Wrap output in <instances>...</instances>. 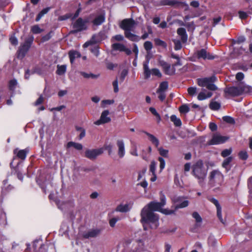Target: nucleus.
<instances>
[{"instance_id": "obj_1", "label": "nucleus", "mask_w": 252, "mask_h": 252, "mask_svg": "<svg viewBox=\"0 0 252 252\" xmlns=\"http://www.w3.org/2000/svg\"><path fill=\"white\" fill-rule=\"evenodd\" d=\"M160 202L152 201L144 207L141 212V222L145 230H147V225H149L151 228L156 229L158 225V216L154 211H160L162 207L166 204L165 196L161 193Z\"/></svg>"}, {"instance_id": "obj_2", "label": "nucleus", "mask_w": 252, "mask_h": 252, "mask_svg": "<svg viewBox=\"0 0 252 252\" xmlns=\"http://www.w3.org/2000/svg\"><path fill=\"white\" fill-rule=\"evenodd\" d=\"M136 22L132 19H125L119 24L121 29L125 31V36L130 41L138 42L140 40V37L135 34L132 33Z\"/></svg>"}, {"instance_id": "obj_3", "label": "nucleus", "mask_w": 252, "mask_h": 252, "mask_svg": "<svg viewBox=\"0 0 252 252\" xmlns=\"http://www.w3.org/2000/svg\"><path fill=\"white\" fill-rule=\"evenodd\" d=\"M192 174L197 179L198 183L202 188L205 185V180L207 174V169H206L203 164L202 160L197 161L192 166Z\"/></svg>"}, {"instance_id": "obj_4", "label": "nucleus", "mask_w": 252, "mask_h": 252, "mask_svg": "<svg viewBox=\"0 0 252 252\" xmlns=\"http://www.w3.org/2000/svg\"><path fill=\"white\" fill-rule=\"evenodd\" d=\"M225 93L232 96H237L244 94H252V87L240 83L237 87L233 86L226 88Z\"/></svg>"}, {"instance_id": "obj_5", "label": "nucleus", "mask_w": 252, "mask_h": 252, "mask_svg": "<svg viewBox=\"0 0 252 252\" xmlns=\"http://www.w3.org/2000/svg\"><path fill=\"white\" fill-rule=\"evenodd\" d=\"M217 78L215 76H212L209 77L198 78L197 83L198 86L201 87H205L210 91H216L217 90V86L214 84L216 81Z\"/></svg>"}, {"instance_id": "obj_6", "label": "nucleus", "mask_w": 252, "mask_h": 252, "mask_svg": "<svg viewBox=\"0 0 252 252\" xmlns=\"http://www.w3.org/2000/svg\"><path fill=\"white\" fill-rule=\"evenodd\" d=\"M223 181V175L218 170L212 171L209 176V184L211 187L220 185Z\"/></svg>"}, {"instance_id": "obj_7", "label": "nucleus", "mask_w": 252, "mask_h": 252, "mask_svg": "<svg viewBox=\"0 0 252 252\" xmlns=\"http://www.w3.org/2000/svg\"><path fill=\"white\" fill-rule=\"evenodd\" d=\"M33 40V37L28 38L26 39L24 43L20 45L18 51L17 56L18 58L23 59L25 56L26 53L31 47Z\"/></svg>"}, {"instance_id": "obj_8", "label": "nucleus", "mask_w": 252, "mask_h": 252, "mask_svg": "<svg viewBox=\"0 0 252 252\" xmlns=\"http://www.w3.org/2000/svg\"><path fill=\"white\" fill-rule=\"evenodd\" d=\"M149 60H147L143 63V69L145 79H149L150 77L151 74L158 77H161L162 76V74L159 70L158 68H153L151 70L149 67Z\"/></svg>"}, {"instance_id": "obj_9", "label": "nucleus", "mask_w": 252, "mask_h": 252, "mask_svg": "<svg viewBox=\"0 0 252 252\" xmlns=\"http://www.w3.org/2000/svg\"><path fill=\"white\" fill-rule=\"evenodd\" d=\"M89 20L88 19L83 20L81 18H79L73 24V28L74 29L72 31L73 33H77L86 30L87 29V23Z\"/></svg>"}, {"instance_id": "obj_10", "label": "nucleus", "mask_w": 252, "mask_h": 252, "mask_svg": "<svg viewBox=\"0 0 252 252\" xmlns=\"http://www.w3.org/2000/svg\"><path fill=\"white\" fill-rule=\"evenodd\" d=\"M194 55L198 59H203L204 60H211L215 59V56L208 52L205 49L197 50L194 53Z\"/></svg>"}, {"instance_id": "obj_11", "label": "nucleus", "mask_w": 252, "mask_h": 252, "mask_svg": "<svg viewBox=\"0 0 252 252\" xmlns=\"http://www.w3.org/2000/svg\"><path fill=\"white\" fill-rule=\"evenodd\" d=\"M103 153V149L102 148L88 149L85 152V157L91 160H94Z\"/></svg>"}, {"instance_id": "obj_12", "label": "nucleus", "mask_w": 252, "mask_h": 252, "mask_svg": "<svg viewBox=\"0 0 252 252\" xmlns=\"http://www.w3.org/2000/svg\"><path fill=\"white\" fill-rule=\"evenodd\" d=\"M101 230L102 229L100 228H94L90 229L88 231L83 232L82 234V237L85 239L95 238L100 235L101 232Z\"/></svg>"}, {"instance_id": "obj_13", "label": "nucleus", "mask_w": 252, "mask_h": 252, "mask_svg": "<svg viewBox=\"0 0 252 252\" xmlns=\"http://www.w3.org/2000/svg\"><path fill=\"white\" fill-rule=\"evenodd\" d=\"M227 138L225 136H222L218 134H214L212 138L209 142L210 145H217L224 143Z\"/></svg>"}, {"instance_id": "obj_14", "label": "nucleus", "mask_w": 252, "mask_h": 252, "mask_svg": "<svg viewBox=\"0 0 252 252\" xmlns=\"http://www.w3.org/2000/svg\"><path fill=\"white\" fill-rule=\"evenodd\" d=\"M116 145L118 147V156L120 158H123L126 154V149L124 141L123 139L117 140Z\"/></svg>"}, {"instance_id": "obj_15", "label": "nucleus", "mask_w": 252, "mask_h": 252, "mask_svg": "<svg viewBox=\"0 0 252 252\" xmlns=\"http://www.w3.org/2000/svg\"><path fill=\"white\" fill-rule=\"evenodd\" d=\"M109 114V112L108 110L103 111L101 114L100 119L95 121L94 124L98 126L109 122L111 121V119L108 117Z\"/></svg>"}, {"instance_id": "obj_16", "label": "nucleus", "mask_w": 252, "mask_h": 252, "mask_svg": "<svg viewBox=\"0 0 252 252\" xmlns=\"http://www.w3.org/2000/svg\"><path fill=\"white\" fill-rule=\"evenodd\" d=\"M38 246H39V247L36 252H47L46 246L43 244L40 240H35L33 242L32 247L34 250H36Z\"/></svg>"}, {"instance_id": "obj_17", "label": "nucleus", "mask_w": 252, "mask_h": 252, "mask_svg": "<svg viewBox=\"0 0 252 252\" xmlns=\"http://www.w3.org/2000/svg\"><path fill=\"white\" fill-rule=\"evenodd\" d=\"M29 151V150L28 149L19 150L17 148L14 150L13 153L18 158L24 160L26 158Z\"/></svg>"}, {"instance_id": "obj_18", "label": "nucleus", "mask_w": 252, "mask_h": 252, "mask_svg": "<svg viewBox=\"0 0 252 252\" xmlns=\"http://www.w3.org/2000/svg\"><path fill=\"white\" fill-rule=\"evenodd\" d=\"M105 20V13H101L97 15L92 21V23L94 26H98L104 22Z\"/></svg>"}, {"instance_id": "obj_19", "label": "nucleus", "mask_w": 252, "mask_h": 252, "mask_svg": "<svg viewBox=\"0 0 252 252\" xmlns=\"http://www.w3.org/2000/svg\"><path fill=\"white\" fill-rule=\"evenodd\" d=\"M183 2L176 0H161L160 1V5H168L171 6H178L182 4Z\"/></svg>"}, {"instance_id": "obj_20", "label": "nucleus", "mask_w": 252, "mask_h": 252, "mask_svg": "<svg viewBox=\"0 0 252 252\" xmlns=\"http://www.w3.org/2000/svg\"><path fill=\"white\" fill-rule=\"evenodd\" d=\"M178 34L180 36L183 43H186L188 40V34L185 28H180L177 31Z\"/></svg>"}, {"instance_id": "obj_21", "label": "nucleus", "mask_w": 252, "mask_h": 252, "mask_svg": "<svg viewBox=\"0 0 252 252\" xmlns=\"http://www.w3.org/2000/svg\"><path fill=\"white\" fill-rule=\"evenodd\" d=\"M68 55L71 64L74 63L75 59L79 58L81 56V54L79 52L74 50L70 51L68 53Z\"/></svg>"}, {"instance_id": "obj_22", "label": "nucleus", "mask_w": 252, "mask_h": 252, "mask_svg": "<svg viewBox=\"0 0 252 252\" xmlns=\"http://www.w3.org/2000/svg\"><path fill=\"white\" fill-rule=\"evenodd\" d=\"M213 93L210 92L205 93L204 91L201 92L197 96L199 100H203L212 96Z\"/></svg>"}, {"instance_id": "obj_23", "label": "nucleus", "mask_w": 252, "mask_h": 252, "mask_svg": "<svg viewBox=\"0 0 252 252\" xmlns=\"http://www.w3.org/2000/svg\"><path fill=\"white\" fill-rule=\"evenodd\" d=\"M72 147H74L77 150H81L83 149V145L80 143H75L72 141L68 142L66 145V147L69 148Z\"/></svg>"}, {"instance_id": "obj_24", "label": "nucleus", "mask_w": 252, "mask_h": 252, "mask_svg": "<svg viewBox=\"0 0 252 252\" xmlns=\"http://www.w3.org/2000/svg\"><path fill=\"white\" fill-rule=\"evenodd\" d=\"M232 160L233 158L232 157H229L223 160L222 163V166L223 168H225L227 171H228L230 169V166L229 164Z\"/></svg>"}, {"instance_id": "obj_25", "label": "nucleus", "mask_w": 252, "mask_h": 252, "mask_svg": "<svg viewBox=\"0 0 252 252\" xmlns=\"http://www.w3.org/2000/svg\"><path fill=\"white\" fill-rule=\"evenodd\" d=\"M79 73L81 75H82L86 79H96L99 76V74L96 75L93 74L92 73H87L83 71H80Z\"/></svg>"}, {"instance_id": "obj_26", "label": "nucleus", "mask_w": 252, "mask_h": 252, "mask_svg": "<svg viewBox=\"0 0 252 252\" xmlns=\"http://www.w3.org/2000/svg\"><path fill=\"white\" fill-rule=\"evenodd\" d=\"M125 45L122 43H116L112 45V48L115 51L123 52L125 50Z\"/></svg>"}, {"instance_id": "obj_27", "label": "nucleus", "mask_w": 252, "mask_h": 252, "mask_svg": "<svg viewBox=\"0 0 252 252\" xmlns=\"http://www.w3.org/2000/svg\"><path fill=\"white\" fill-rule=\"evenodd\" d=\"M57 69L56 70V73L59 75H63L66 71V65H58Z\"/></svg>"}, {"instance_id": "obj_28", "label": "nucleus", "mask_w": 252, "mask_h": 252, "mask_svg": "<svg viewBox=\"0 0 252 252\" xmlns=\"http://www.w3.org/2000/svg\"><path fill=\"white\" fill-rule=\"evenodd\" d=\"M146 135L149 137L150 140L151 142L154 144L156 147H158L159 145V141L154 135H152L149 133L145 132Z\"/></svg>"}, {"instance_id": "obj_29", "label": "nucleus", "mask_w": 252, "mask_h": 252, "mask_svg": "<svg viewBox=\"0 0 252 252\" xmlns=\"http://www.w3.org/2000/svg\"><path fill=\"white\" fill-rule=\"evenodd\" d=\"M50 9V7H46L43 9L37 15L36 17L35 21L36 22L39 21L40 19L46 13H47Z\"/></svg>"}, {"instance_id": "obj_30", "label": "nucleus", "mask_w": 252, "mask_h": 252, "mask_svg": "<svg viewBox=\"0 0 252 252\" xmlns=\"http://www.w3.org/2000/svg\"><path fill=\"white\" fill-rule=\"evenodd\" d=\"M171 121L173 122L174 125L176 126H180L182 125L181 120L177 118L175 115H172L170 117Z\"/></svg>"}, {"instance_id": "obj_31", "label": "nucleus", "mask_w": 252, "mask_h": 252, "mask_svg": "<svg viewBox=\"0 0 252 252\" xmlns=\"http://www.w3.org/2000/svg\"><path fill=\"white\" fill-rule=\"evenodd\" d=\"M6 223V217L5 213L0 208V225H4Z\"/></svg>"}, {"instance_id": "obj_32", "label": "nucleus", "mask_w": 252, "mask_h": 252, "mask_svg": "<svg viewBox=\"0 0 252 252\" xmlns=\"http://www.w3.org/2000/svg\"><path fill=\"white\" fill-rule=\"evenodd\" d=\"M138 248L135 249V251L133 252H141L145 251V246L143 242L139 240L137 241Z\"/></svg>"}, {"instance_id": "obj_33", "label": "nucleus", "mask_w": 252, "mask_h": 252, "mask_svg": "<svg viewBox=\"0 0 252 252\" xmlns=\"http://www.w3.org/2000/svg\"><path fill=\"white\" fill-rule=\"evenodd\" d=\"M131 149L130 150V154L133 156L137 157L138 156V154L137 153V145L136 144L133 142H131Z\"/></svg>"}, {"instance_id": "obj_34", "label": "nucleus", "mask_w": 252, "mask_h": 252, "mask_svg": "<svg viewBox=\"0 0 252 252\" xmlns=\"http://www.w3.org/2000/svg\"><path fill=\"white\" fill-rule=\"evenodd\" d=\"M210 108L212 110H218L220 107V103L214 101H212L209 105Z\"/></svg>"}, {"instance_id": "obj_35", "label": "nucleus", "mask_w": 252, "mask_h": 252, "mask_svg": "<svg viewBox=\"0 0 252 252\" xmlns=\"http://www.w3.org/2000/svg\"><path fill=\"white\" fill-rule=\"evenodd\" d=\"M129 208L128 204L120 205L116 209V211L120 212H126L128 211Z\"/></svg>"}, {"instance_id": "obj_36", "label": "nucleus", "mask_w": 252, "mask_h": 252, "mask_svg": "<svg viewBox=\"0 0 252 252\" xmlns=\"http://www.w3.org/2000/svg\"><path fill=\"white\" fill-rule=\"evenodd\" d=\"M168 83L166 81L161 82L157 92H164L168 88Z\"/></svg>"}, {"instance_id": "obj_37", "label": "nucleus", "mask_w": 252, "mask_h": 252, "mask_svg": "<svg viewBox=\"0 0 252 252\" xmlns=\"http://www.w3.org/2000/svg\"><path fill=\"white\" fill-rule=\"evenodd\" d=\"M43 31V29H41L38 25H35L32 27L31 32L33 34H38L42 32Z\"/></svg>"}, {"instance_id": "obj_38", "label": "nucleus", "mask_w": 252, "mask_h": 252, "mask_svg": "<svg viewBox=\"0 0 252 252\" xmlns=\"http://www.w3.org/2000/svg\"><path fill=\"white\" fill-rule=\"evenodd\" d=\"M175 70L176 69L174 67V66H172L171 67L170 65L169 64L167 68L164 70V71L166 74L172 75L175 74Z\"/></svg>"}, {"instance_id": "obj_39", "label": "nucleus", "mask_w": 252, "mask_h": 252, "mask_svg": "<svg viewBox=\"0 0 252 252\" xmlns=\"http://www.w3.org/2000/svg\"><path fill=\"white\" fill-rule=\"evenodd\" d=\"M96 42V41L95 40V36L93 35L90 40L86 42L84 44L83 47L87 48L88 46H89L90 45H92L95 44Z\"/></svg>"}, {"instance_id": "obj_40", "label": "nucleus", "mask_w": 252, "mask_h": 252, "mask_svg": "<svg viewBox=\"0 0 252 252\" xmlns=\"http://www.w3.org/2000/svg\"><path fill=\"white\" fill-rule=\"evenodd\" d=\"M189 205V201L188 200H183L180 204H177L175 206V210L179 208H183L187 207Z\"/></svg>"}, {"instance_id": "obj_41", "label": "nucleus", "mask_w": 252, "mask_h": 252, "mask_svg": "<svg viewBox=\"0 0 252 252\" xmlns=\"http://www.w3.org/2000/svg\"><path fill=\"white\" fill-rule=\"evenodd\" d=\"M184 199V198L182 196H173L171 197L172 201L174 203H177V204H180Z\"/></svg>"}, {"instance_id": "obj_42", "label": "nucleus", "mask_w": 252, "mask_h": 252, "mask_svg": "<svg viewBox=\"0 0 252 252\" xmlns=\"http://www.w3.org/2000/svg\"><path fill=\"white\" fill-rule=\"evenodd\" d=\"M192 217L195 220L196 223H201L202 219L197 212H194L192 214Z\"/></svg>"}, {"instance_id": "obj_43", "label": "nucleus", "mask_w": 252, "mask_h": 252, "mask_svg": "<svg viewBox=\"0 0 252 252\" xmlns=\"http://www.w3.org/2000/svg\"><path fill=\"white\" fill-rule=\"evenodd\" d=\"M149 110L154 116L156 117L158 122H159L161 120V118L159 114L157 112L156 109L154 107H150L149 108Z\"/></svg>"}, {"instance_id": "obj_44", "label": "nucleus", "mask_w": 252, "mask_h": 252, "mask_svg": "<svg viewBox=\"0 0 252 252\" xmlns=\"http://www.w3.org/2000/svg\"><path fill=\"white\" fill-rule=\"evenodd\" d=\"M156 168L157 163L154 160L152 161L150 165V171L152 174H156Z\"/></svg>"}, {"instance_id": "obj_45", "label": "nucleus", "mask_w": 252, "mask_h": 252, "mask_svg": "<svg viewBox=\"0 0 252 252\" xmlns=\"http://www.w3.org/2000/svg\"><path fill=\"white\" fill-rule=\"evenodd\" d=\"M189 108L186 104L182 105L179 108V111L181 113L186 114V113H188L189 112Z\"/></svg>"}, {"instance_id": "obj_46", "label": "nucleus", "mask_w": 252, "mask_h": 252, "mask_svg": "<svg viewBox=\"0 0 252 252\" xmlns=\"http://www.w3.org/2000/svg\"><path fill=\"white\" fill-rule=\"evenodd\" d=\"M173 41L174 43V49L175 50H179L182 48V45L179 40L174 39Z\"/></svg>"}, {"instance_id": "obj_47", "label": "nucleus", "mask_w": 252, "mask_h": 252, "mask_svg": "<svg viewBox=\"0 0 252 252\" xmlns=\"http://www.w3.org/2000/svg\"><path fill=\"white\" fill-rule=\"evenodd\" d=\"M144 47L148 52L153 48V44L151 41H147L144 43Z\"/></svg>"}, {"instance_id": "obj_48", "label": "nucleus", "mask_w": 252, "mask_h": 252, "mask_svg": "<svg viewBox=\"0 0 252 252\" xmlns=\"http://www.w3.org/2000/svg\"><path fill=\"white\" fill-rule=\"evenodd\" d=\"M232 151V150L231 148H229L228 149H225L221 152V156L223 158L227 157L231 154Z\"/></svg>"}, {"instance_id": "obj_49", "label": "nucleus", "mask_w": 252, "mask_h": 252, "mask_svg": "<svg viewBox=\"0 0 252 252\" xmlns=\"http://www.w3.org/2000/svg\"><path fill=\"white\" fill-rule=\"evenodd\" d=\"M154 41L155 44L158 46H160L163 47H166V43L160 40L159 38H155L154 39Z\"/></svg>"}, {"instance_id": "obj_50", "label": "nucleus", "mask_w": 252, "mask_h": 252, "mask_svg": "<svg viewBox=\"0 0 252 252\" xmlns=\"http://www.w3.org/2000/svg\"><path fill=\"white\" fill-rule=\"evenodd\" d=\"M17 84V82L16 80L13 79L10 81L9 83V89L11 91L14 90L15 87Z\"/></svg>"}, {"instance_id": "obj_51", "label": "nucleus", "mask_w": 252, "mask_h": 252, "mask_svg": "<svg viewBox=\"0 0 252 252\" xmlns=\"http://www.w3.org/2000/svg\"><path fill=\"white\" fill-rule=\"evenodd\" d=\"M92 53L96 57L99 55V48L97 46H95L91 49Z\"/></svg>"}, {"instance_id": "obj_52", "label": "nucleus", "mask_w": 252, "mask_h": 252, "mask_svg": "<svg viewBox=\"0 0 252 252\" xmlns=\"http://www.w3.org/2000/svg\"><path fill=\"white\" fill-rule=\"evenodd\" d=\"M158 151H159V154L161 156L165 157V158L168 157V150L164 149L162 148H159L158 149Z\"/></svg>"}, {"instance_id": "obj_53", "label": "nucleus", "mask_w": 252, "mask_h": 252, "mask_svg": "<svg viewBox=\"0 0 252 252\" xmlns=\"http://www.w3.org/2000/svg\"><path fill=\"white\" fill-rule=\"evenodd\" d=\"M158 160L160 162V164H159L160 171L161 172L162 171V170L165 167V162L164 159L161 157H159L158 158Z\"/></svg>"}, {"instance_id": "obj_54", "label": "nucleus", "mask_w": 252, "mask_h": 252, "mask_svg": "<svg viewBox=\"0 0 252 252\" xmlns=\"http://www.w3.org/2000/svg\"><path fill=\"white\" fill-rule=\"evenodd\" d=\"M222 120L227 123H229V124H234L235 123V121H234V120L233 119V118L230 117V116H224L222 117Z\"/></svg>"}, {"instance_id": "obj_55", "label": "nucleus", "mask_w": 252, "mask_h": 252, "mask_svg": "<svg viewBox=\"0 0 252 252\" xmlns=\"http://www.w3.org/2000/svg\"><path fill=\"white\" fill-rule=\"evenodd\" d=\"M217 216H218V218L219 219V220H220L221 222L224 224H225V221L222 219V218L221 208L220 207V208H217Z\"/></svg>"}, {"instance_id": "obj_56", "label": "nucleus", "mask_w": 252, "mask_h": 252, "mask_svg": "<svg viewBox=\"0 0 252 252\" xmlns=\"http://www.w3.org/2000/svg\"><path fill=\"white\" fill-rule=\"evenodd\" d=\"M239 158L243 160H246L248 158V155L246 151H241L239 153Z\"/></svg>"}, {"instance_id": "obj_57", "label": "nucleus", "mask_w": 252, "mask_h": 252, "mask_svg": "<svg viewBox=\"0 0 252 252\" xmlns=\"http://www.w3.org/2000/svg\"><path fill=\"white\" fill-rule=\"evenodd\" d=\"M196 87H189L188 89V92L190 95L193 96L196 94Z\"/></svg>"}, {"instance_id": "obj_58", "label": "nucleus", "mask_w": 252, "mask_h": 252, "mask_svg": "<svg viewBox=\"0 0 252 252\" xmlns=\"http://www.w3.org/2000/svg\"><path fill=\"white\" fill-rule=\"evenodd\" d=\"M120 220L119 218H113L109 220V224L111 227H114L116 222Z\"/></svg>"}, {"instance_id": "obj_59", "label": "nucleus", "mask_w": 252, "mask_h": 252, "mask_svg": "<svg viewBox=\"0 0 252 252\" xmlns=\"http://www.w3.org/2000/svg\"><path fill=\"white\" fill-rule=\"evenodd\" d=\"M208 200L216 206L217 209L221 207L219 201L216 198L210 197Z\"/></svg>"}, {"instance_id": "obj_60", "label": "nucleus", "mask_w": 252, "mask_h": 252, "mask_svg": "<svg viewBox=\"0 0 252 252\" xmlns=\"http://www.w3.org/2000/svg\"><path fill=\"white\" fill-rule=\"evenodd\" d=\"M114 103V100H103L101 101V107H105V105H110Z\"/></svg>"}, {"instance_id": "obj_61", "label": "nucleus", "mask_w": 252, "mask_h": 252, "mask_svg": "<svg viewBox=\"0 0 252 252\" xmlns=\"http://www.w3.org/2000/svg\"><path fill=\"white\" fill-rule=\"evenodd\" d=\"M175 211H176L175 210H168V209H161L160 212H161V213H162L165 215H171V214H174Z\"/></svg>"}, {"instance_id": "obj_62", "label": "nucleus", "mask_w": 252, "mask_h": 252, "mask_svg": "<svg viewBox=\"0 0 252 252\" xmlns=\"http://www.w3.org/2000/svg\"><path fill=\"white\" fill-rule=\"evenodd\" d=\"M51 32H50L48 34L43 36L42 37L41 41L42 42L47 41L49 40L51 38Z\"/></svg>"}, {"instance_id": "obj_63", "label": "nucleus", "mask_w": 252, "mask_h": 252, "mask_svg": "<svg viewBox=\"0 0 252 252\" xmlns=\"http://www.w3.org/2000/svg\"><path fill=\"white\" fill-rule=\"evenodd\" d=\"M124 37L122 35L117 34L112 37V40L114 39L116 41H123L124 40Z\"/></svg>"}, {"instance_id": "obj_64", "label": "nucleus", "mask_w": 252, "mask_h": 252, "mask_svg": "<svg viewBox=\"0 0 252 252\" xmlns=\"http://www.w3.org/2000/svg\"><path fill=\"white\" fill-rule=\"evenodd\" d=\"M239 16L241 19H246L248 17V14L244 11H239Z\"/></svg>"}]
</instances>
